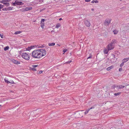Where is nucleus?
Instances as JSON below:
<instances>
[{"mask_svg":"<svg viewBox=\"0 0 129 129\" xmlns=\"http://www.w3.org/2000/svg\"><path fill=\"white\" fill-rule=\"evenodd\" d=\"M2 106L1 105H0V110L2 108Z\"/></svg>","mask_w":129,"mask_h":129,"instance_id":"obj_37","label":"nucleus"},{"mask_svg":"<svg viewBox=\"0 0 129 129\" xmlns=\"http://www.w3.org/2000/svg\"><path fill=\"white\" fill-rule=\"evenodd\" d=\"M7 8H5V9H3V10H6V9H7Z\"/></svg>","mask_w":129,"mask_h":129,"instance_id":"obj_40","label":"nucleus"},{"mask_svg":"<svg viewBox=\"0 0 129 129\" xmlns=\"http://www.w3.org/2000/svg\"><path fill=\"white\" fill-rule=\"evenodd\" d=\"M42 73V72H40V71L39 72V73L40 74V73Z\"/></svg>","mask_w":129,"mask_h":129,"instance_id":"obj_43","label":"nucleus"},{"mask_svg":"<svg viewBox=\"0 0 129 129\" xmlns=\"http://www.w3.org/2000/svg\"><path fill=\"white\" fill-rule=\"evenodd\" d=\"M124 63L123 62H122V63H121L120 64V67H121L122 66H123V65H124Z\"/></svg>","mask_w":129,"mask_h":129,"instance_id":"obj_33","label":"nucleus"},{"mask_svg":"<svg viewBox=\"0 0 129 129\" xmlns=\"http://www.w3.org/2000/svg\"><path fill=\"white\" fill-rule=\"evenodd\" d=\"M22 32L20 31H17L15 32L14 34L15 35H17L21 33Z\"/></svg>","mask_w":129,"mask_h":129,"instance_id":"obj_22","label":"nucleus"},{"mask_svg":"<svg viewBox=\"0 0 129 129\" xmlns=\"http://www.w3.org/2000/svg\"><path fill=\"white\" fill-rule=\"evenodd\" d=\"M120 93H121L120 92H118L117 93H115L114 94V95H115V96H117V95H119V94H120Z\"/></svg>","mask_w":129,"mask_h":129,"instance_id":"obj_26","label":"nucleus"},{"mask_svg":"<svg viewBox=\"0 0 129 129\" xmlns=\"http://www.w3.org/2000/svg\"><path fill=\"white\" fill-rule=\"evenodd\" d=\"M13 8L11 7H9L8 8H7L6 9V11L7 10H12Z\"/></svg>","mask_w":129,"mask_h":129,"instance_id":"obj_23","label":"nucleus"},{"mask_svg":"<svg viewBox=\"0 0 129 129\" xmlns=\"http://www.w3.org/2000/svg\"><path fill=\"white\" fill-rule=\"evenodd\" d=\"M84 23L86 26L88 27H89L90 25V22L87 20H84Z\"/></svg>","mask_w":129,"mask_h":129,"instance_id":"obj_10","label":"nucleus"},{"mask_svg":"<svg viewBox=\"0 0 129 129\" xmlns=\"http://www.w3.org/2000/svg\"><path fill=\"white\" fill-rule=\"evenodd\" d=\"M80 114H81L82 113H82V112H80Z\"/></svg>","mask_w":129,"mask_h":129,"instance_id":"obj_42","label":"nucleus"},{"mask_svg":"<svg viewBox=\"0 0 129 129\" xmlns=\"http://www.w3.org/2000/svg\"><path fill=\"white\" fill-rule=\"evenodd\" d=\"M4 80L5 82L7 84H9V83L14 84H15L13 80H10V81H9L8 80V79L7 78H5L4 79Z\"/></svg>","mask_w":129,"mask_h":129,"instance_id":"obj_8","label":"nucleus"},{"mask_svg":"<svg viewBox=\"0 0 129 129\" xmlns=\"http://www.w3.org/2000/svg\"><path fill=\"white\" fill-rule=\"evenodd\" d=\"M91 57H92V56H90L89 57L87 58V59L90 58H91Z\"/></svg>","mask_w":129,"mask_h":129,"instance_id":"obj_38","label":"nucleus"},{"mask_svg":"<svg viewBox=\"0 0 129 129\" xmlns=\"http://www.w3.org/2000/svg\"><path fill=\"white\" fill-rule=\"evenodd\" d=\"M12 5L13 6H16L17 5H21L23 4V3L19 0H16L14 2L12 3Z\"/></svg>","mask_w":129,"mask_h":129,"instance_id":"obj_3","label":"nucleus"},{"mask_svg":"<svg viewBox=\"0 0 129 129\" xmlns=\"http://www.w3.org/2000/svg\"><path fill=\"white\" fill-rule=\"evenodd\" d=\"M91 0H85V1L86 2H89Z\"/></svg>","mask_w":129,"mask_h":129,"instance_id":"obj_35","label":"nucleus"},{"mask_svg":"<svg viewBox=\"0 0 129 129\" xmlns=\"http://www.w3.org/2000/svg\"><path fill=\"white\" fill-rule=\"evenodd\" d=\"M25 8V11H27L29 10H31L32 9V7H27Z\"/></svg>","mask_w":129,"mask_h":129,"instance_id":"obj_13","label":"nucleus"},{"mask_svg":"<svg viewBox=\"0 0 129 129\" xmlns=\"http://www.w3.org/2000/svg\"><path fill=\"white\" fill-rule=\"evenodd\" d=\"M13 62L14 63L16 64H20V62H18L14 60H13Z\"/></svg>","mask_w":129,"mask_h":129,"instance_id":"obj_14","label":"nucleus"},{"mask_svg":"<svg viewBox=\"0 0 129 129\" xmlns=\"http://www.w3.org/2000/svg\"><path fill=\"white\" fill-rule=\"evenodd\" d=\"M111 20L109 19H107L105 21L104 24L106 26H108L110 23Z\"/></svg>","mask_w":129,"mask_h":129,"instance_id":"obj_6","label":"nucleus"},{"mask_svg":"<svg viewBox=\"0 0 129 129\" xmlns=\"http://www.w3.org/2000/svg\"><path fill=\"white\" fill-rule=\"evenodd\" d=\"M129 59V58H124L122 60V61H123V62L124 63V62H125L127 61H128Z\"/></svg>","mask_w":129,"mask_h":129,"instance_id":"obj_15","label":"nucleus"},{"mask_svg":"<svg viewBox=\"0 0 129 129\" xmlns=\"http://www.w3.org/2000/svg\"><path fill=\"white\" fill-rule=\"evenodd\" d=\"M122 69L121 68H119V71H122Z\"/></svg>","mask_w":129,"mask_h":129,"instance_id":"obj_36","label":"nucleus"},{"mask_svg":"<svg viewBox=\"0 0 129 129\" xmlns=\"http://www.w3.org/2000/svg\"><path fill=\"white\" fill-rule=\"evenodd\" d=\"M4 7V6L1 5V4H0V11H1V9L3 8Z\"/></svg>","mask_w":129,"mask_h":129,"instance_id":"obj_28","label":"nucleus"},{"mask_svg":"<svg viewBox=\"0 0 129 129\" xmlns=\"http://www.w3.org/2000/svg\"><path fill=\"white\" fill-rule=\"evenodd\" d=\"M0 37H1L2 38H4V36L3 35H1V34H0Z\"/></svg>","mask_w":129,"mask_h":129,"instance_id":"obj_32","label":"nucleus"},{"mask_svg":"<svg viewBox=\"0 0 129 129\" xmlns=\"http://www.w3.org/2000/svg\"><path fill=\"white\" fill-rule=\"evenodd\" d=\"M21 11H25V8H22V9H21Z\"/></svg>","mask_w":129,"mask_h":129,"instance_id":"obj_30","label":"nucleus"},{"mask_svg":"<svg viewBox=\"0 0 129 129\" xmlns=\"http://www.w3.org/2000/svg\"><path fill=\"white\" fill-rule=\"evenodd\" d=\"M116 43V40L115 39H113L112 40V41L111 42V43L112 44H115V43Z\"/></svg>","mask_w":129,"mask_h":129,"instance_id":"obj_19","label":"nucleus"},{"mask_svg":"<svg viewBox=\"0 0 129 129\" xmlns=\"http://www.w3.org/2000/svg\"><path fill=\"white\" fill-rule=\"evenodd\" d=\"M68 50L66 49H63V54H64V53L67 51Z\"/></svg>","mask_w":129,"mask_h":129,"instance_id":"obj_27","label":"nucleus"},{"mask_svg":"<svg viewBox=\"0 0 129 129\" xmlns=\"http://www.w3.org/2000/svg\"><path fill=\"white\" fill-rule=\"evenodd\" d=\"M91 10H92V11H93L94 10V9H93V8H92L91 9Z\"/></svg>","mask_w":129,"mask_h":129,"instance_id":"obj_41","label":"nucleus"},{"mask_svg":"<svg viewBox=\"0 0 129 129\" xmlns=\"http://www.w3.org/2000/svg\"><path fill=\"white\" fill-rule=\"evenodd\" d=\"M113 32L114 34L115 35H116L118 33V31L116 30H113Z\"/></svg>","mask_w":129,"mask_h":129,"instance_id":"obj_21","label":"nucleus"},{"mask_svg":"<svg viewBox=\"0 0 129 129\" xmlns=\"http://www.w3.org/2000/svg\"><path fill=\"white\" fill-rule=\"evenodd\" d=\"M92 3H99V1L97 0H96V1H93L91 2Z\"/></svg>","mask_w":129,"mask_h":129,"instance_id":"obj_24","label":"nucleus"},{"mask_svg":"<svg viewBox=\"0 0 129 129\" xmlns=\"http://www.w3.org/2000/svg\"><path fill=\"white\" fill-rule=\"evenodd\" d=\"M122 0H120V1H122Z\"/></svg>","mask_w":129,"mask_h":129,"instance_id":"obj_44","label":"nucleus"},{"mask_svg":"<svg viewBox=\"0 0 129 129\" xmlns=\"http://www.w3.org/2000/svg\"><path fill=\"white\" fill-rule=\"evenodd\" d=\"M45 20L44 19H42L41 22V27L42 29L44 28V26L45 25L44 21Z\"/></svg>","mask_w":129,"mask_h":129,"instance_id":"obj_9","label":"nucleus"},{"mask_svg":"<svg viewBox=\"0 0 129 129\" xmlns=\"http://www.w3.org/2000/svg\"><path fill=\"white\" fill-rule=\"evenodd\" d=\"M114 46L113 44L110 43L107 46V48L108 51L113 49L114 48Z\"/></svg>","mask_w":129,"mask_h":129,"instance_id":"obj_7","label":"nucleus"},{"mask_svg":"<svg viewBox=\"0 0 129 129\" xmlns=\"http://www.w3.org/2000/svg\"><path fill=\"white\" fill-rule=\"evenodd\" d=\"M62 18H60L59 19V21H60L61 20H62Z\"/></svg>","mask_w":129,"mask_h":129,"instance_id":"obj_39","label":"nucleus"},{"mask_svg":"<svg viewBox=\"0 0 129 129\" xmlns=\"http://www.w3.org/2000/svg\"><path fill=\"white\" fill-rule=\"evenodd\" d=\"M72 62L71 60H70L69 61L65 63H67V64H68L69 63L71 62Z\"/></svg>","mask_w":129,"mask_h":129,"instance_id":"obj_31","label":"nucleus"},{"mask_svg":"<svg viewBox=\"0 0 129 129\" xmlns=\"http://www.w3.org/2000/svg\"><path fill=\"white\" fill-rule=\"evenodd\" d=\"M9 47L8 46H6L4 48V50L5 51H6L8 49H9Z\"/></svg>","mask_w":129,"mask_h":129,"instance_id":"obj_25","label":"nucleus"},{"mask_svg":"<svg viewBox=\"0 0 129 129\" xmlns=\"http://www.w3.org/2000/svg\"><path fill=\"white\" fill-rule=\"evenodd\" d=\"M93 107H91L90 108L88 109L86 111L84 112V114L85 115H86L87 113H88V112L90 110L92 109L93 108Z\"/></svg>","mask_w":129,"mask_h":129,"instance_id":"obj_12","label":"nucleus"},{"mask_svg":"<svg viewBox=\"0 0 129 129\" xmlns=\"http://www.w3.org/2000/svg\"><path fill=\"white\" fill-rule=\"evenodd\" d=\"M113 68V66H112L107 68L106 70L107 71H109L111 69H112V68Z\"/></svg>","mask_w":129,"mask_h":129,"instance_id":"obj_17","label":"nucleus"},{"mask_svg":"<svg viewBox=\"0 0 129 129\" xmlns=\"http://www.w3.org/2000/svg\"><path fill=\"white\" fill-rule=\"evenodd\" d=\"M47 54L46 52L44 49H36L33 51L31 56L34 58L40 59L43 58L46 56Z\"/></svg>","mask_w":129,"mask_h":129,"instance_id":"obj_1","label":"nucleus"},{"mask_svg":"<svg viewBox=\"0 0 129 129\" xmlns=\"http://www.w3.org/2000/svg\"><path fill=\"white\" fill-rule=\"evenodd\" d=\"M61 26V25L59 23H58L56 25L55 28H58Z\"/></svg>","mask_w":129,"mask_h":129,"instance_id":"obj_18","label":"nucleus"},{"mask_svg":"<svg viewBox=\"0 0 129 129\" xmlns=\"http://www.w3.org/2000/svg\"><path fill=\"white\" fill-rule=\"evenodd\" d=\"M109 51L108 49H105L104 50V52L105 54H107Z\"/></svg>","mask_w":129,"mask_h":129,"instance_id":"obj_20","label":"nucleus"},{"mask_svg":"<svg viewBox=\"0 0 129 129\" xmlns=\"http://www.w3.org/2000/svg\"><path fill=\"white\" fill-rule=\"evenodd\" d=\"M10 0H3L0 1L1 3H3L4 5H5L7 7L9 5V4L8 3L9 2Z\"/></svg>","mask_w":129,"mask_h":129,"instance_id":"obj_4","label":"nucleus"},{"mask_svg":"<svg viewBox=\"0 0 129 129\" xmlns=\"http://www.w3.org/2000/svg\"><path fill=\"white\" fill-rule=\"evenodd\" d=\"M21 56L23 58L26 60H29L30 59L29 53L27 54L26 52L22 53L21 54Z\"/></svg>","mask_w":129,"mask_h":129,"instance_id":"obj_2","label":"nucleus"},{"mask_svg":"<svg viewBox=\"0 0 129 129\" xmlns=\"http://www.w3.org/2000/svg\"><path fill=\"white\" fill-rule=\"evenodd\" d=\"M32 70H33L35 71H36V69H35L34 68H33L32 69Z\"/></svg>","mask_w":129,"mask_h":129,"instance_id":"obj_34","label":"nucleus"},{"mask_svg":"<svg viewBox=\"0 0 129 129\" xmlns=\"http://www.w3.org/2000/svg\"><path fill=\"white\" fill-rule=\"evenodd\" d=\"M124 86L123 85H116L113 86H112V88H116L117 89H121L123 88L124 87Z\"/></svg>","mask_w":129,"mask_h":129,"instance_id":"obj_5","label":"nucleus"},{"mask_svg":"<svg viewBox=\"0 0 129 129\" xmlns=\"http://www.w3.org/2000/svg\"><path fill=\"white\" fill-rule=\"evenodd\" d=\"M38 66L37 65H33L32 66V67H33V68H35L36 67Z\"/></svg>","mask_w":129,"mask_h":129,"instance_id":"obj_29","label":"nucleus"},{"mask_svg":"<svg viewBox=\"0 0 129 129\" xmlns=\"http://www.w3.org/2000/svg\"><path fill=\"white\" fill-rule=\"evenodd\" d=\"M55 43H48V45L50 46H52L55 45Z\"/></svg>","mask_w":129,"mask_h":129,"instance_id":"obj_16","label":"nucleus"},{"mask_svg":"<svg viewBox=\"0 0 129 129\" xmlns=\"http://www.w3.org/2000/svg\"><path fill=\"white\" fill-rule=\"evenodd\" d=\"M36 47V46H33L30 47H28L26 48V50L27 51H29L32 49L35 48Z\"/></svg>","mask_w":129,"mask_h":129,"instance_id":"obj_11","label":"nucleus"}]
</instances>
